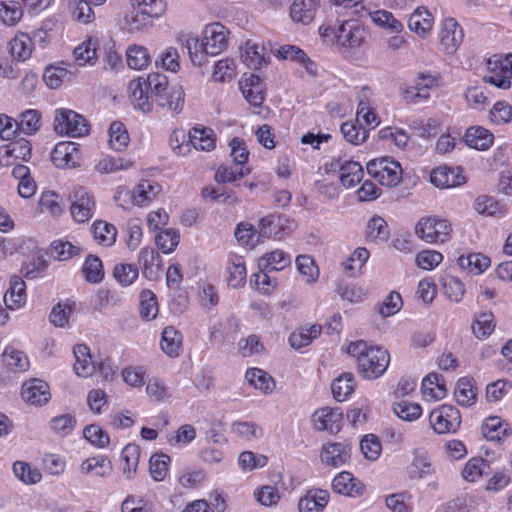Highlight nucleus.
I'll use <instances>...</instances> for the list:
<instances>
[{
	"label": "nucleus",
	"mask_w": 512,
	"mask_h": 512,
	"mask_svg": "<svg viewBox=\"0 0 512 512\" xmlns=\"http://www.w3.org/2000/svg\"><path fill=\"white\" fill-rule=\"evenodd\" d=\"M347 353L356 358L359 374L368 380L377 379L387 370L390 363L388 350L370 346L363 340L349 343Z\"/></svg>",
	"instance_id": "f257e3e1"
},
{
	"label": "nucleus",
	"mask_w": 512,
	"mask_h": 512,
	"mask_svg": "<svg viewBox=\"0 0 512 512\" xmlns=\"http://www.w3.org/2000/svg\"><path fill=\"white\" fill-rule=\"evenodd\" d=\"M319 34L326 43L338 49H355L360 47L367 36L365 27L357 19L344 20L337 27L321 25Z\"/></svg>",
	"instance_id": "f03ea898"
},
{
	"label": "nucleus",
	"mask_w": 512,
	"mask_h": 512,
	"mask_svg": "<svg viewBox=\"0 0 512 512\" xmlns=\"http://www.w3.org/2000/svg\"><path fill=\"white\" fill-rule=\"evenodd\" d=\"M132 11L125 16V24L130 32L144 31L167 10L165 0H131Z\"/></svg>",
	"instance_id": "7ed1b4c3"
},
{
	"label": "nucleus",
	"mask_w": 512,
	"mask_h": 512,
	"mask_svg": "<svg viewBox=\"0 0 512 512\" xmlns=\"http://www.w3.org/2000/svg\"><path fill=\"white\" fill-rule=\"evenodd\" d=\"M452 224L446 218L438 216L421 217L415 225V234L423 242L441 245L451 240Z\"/></svg>",
	"instance_id": "20e7f679"
},
{
	"label": "nucleus",
	"mask_w": 512,
	"mask_h": 512,
	"mask_svg": "<svg viewBox=\"0 0 512 512\" xmlns=\"http://www.w3.org/2000/svg\"><path fill=\"white\" fill-rule=\"evenodd\" d=\"M54 130L59 135L83 137L89 134L90 124L81 114L66 108L55 111Z\"/></svg>",
	"instance_id": "39448f33"
},
{
	"label": "nucleus",
	"mask_w": 512,
	"mask_h": 512,
	"mask_svg": "<svg viewBox=\"0 0 512 512\" xmlns=\"http://www.w3.org/2000/svg\"><path fill=\"white\" fill-rule=\"evenodd\" d=\"M512 79V53L506 56L494 54L487 59L486 74L483 77L485 83H489L499 89H509Z\"/></svg>",
	"instance_id": "423d86ee"
},
{
	"label": "nucleus",
	"mask_w": 512,
	"mask_h": 512,
	"mask_svg": "<svg viewBox=\"0 0 512 512\" xmlns=\"http://www.w3.org/2000/svg\"><path fill=\"white\" fill-rule=\"evenodd\" d=\"M367 172L382 186L390 188L397 186L403 176V169L400 163L389 157L369 161L367 163Z\"/></svg>",
	"instance_id": "0eeeda50"
},
{
	"label": "nucleus",
	"mask_w": 512,
	"mask_h": 512,
	"mask_svg": "<svg viewBox=\"0 0 512 512\" xmlns=\"http://www.w3.org/2000/svg\"><path fill=\"white\" fill-rule=\"evenodd\" d=\"M70 214L74 222L78 224L88 222L96 210L94 194L84 186H76L69 195Z\"/></svg>",
	"instance_id": "6e6552de"
},
{
	"label": "nucleus",
	"mask_w": 512,
	"mask_h": 512,
	"mask_svg": "<svg viewBox=\"0 0 512 512\" xmlns=\"http://www.w3.org/2000/svg\"><path fill=\"white\" fill-rule=\"evenodd\" d=\"M462 418L458 408L450 404H442L431 410L429 424L436 434H453L461 426Z\"/></svg>",
	"instance_id": "1a4fd4ad"
},
{
	"label": "nucleus",
	"mask_w": 512,
	"mask_h": 512,
	"mask_svg": "<svg viewBox=\"0 0 512 512\" xmlns=\"http://www.w3.org/2000/svg\"><path fill=\"white\" fill-rule=\"evenodd\" d=\"M440 87V76L430 73H419L415 84L402 91V98L407 104H420L426 102L431 91Z\"/></svg>",
	"instance_id": "9d476101"
},
{
	"label": "nucleus",
	"mask_w": 512,
	"mask_h": 512,
	"mask_svg": "<svg viewBox=\"0 0 512 512\" xmlns=\"http://www.w3.org/2000/svg\"><path fill=\"white\" fill-rule=\"evenodd\" d=\"M464 39V31L461 25L452 17L444 18L441 21L438 40L439 49L446 54H454Z\"/></svg>",
	"instance_id": "9b49d317"
},
{
	"label": "nucleus",
	"mask_w": 512,
	"mask_h": 512,
	"mask_svg": "<svg viewBox=\"0 0 512 512\" xmlns=\"http://www.w3.org/2000/svg\"><path fill=\"white\" fill-rule=\"evenodd\" d=\"M32 155L31 143L24 138L13 139L5 145L0 146V165L3 167H16L23 165L22 162L30 160Z\"/></svg>",
	"instance_id": "f8f14e48"
},
{
	"label": "nucleus",
	"mask_w": 512,
	"mask_h": 512,
	"mask_svg": "<svg viewBox=\"0 0 512 512\" xmlns=\"http://www.w3.org/2000/svg\"><path fill=\"white\" fill-rule=\"evenodd\" d=\"M51 161L61 169L79 167L82 161L81 145L72 141H62L55 145L51 153Z\"/></svg>",
	"instance_id": "ddd939ff"
},
{
	"label": "nucleus",
	"mask_w": 512,
	"mask_h": 512,
	"mask_svg": "<svg viewBox=\"0 0 512 512\" xmlns=\"http://www.w3.org/2000/svg\"><path fill=\"white\" fill-rule=\"evenodd\" d=\"M229 34V30L220 22L207 24L202 31L206 53L209 56H217L225 51L228 47Z\"/></svg>",
	"instance_id": "4468645a"
},
{
	"label": "nucleus",
	"mask_w": 512,
	"mask_h": 512,
	"mask_svg": "<svg viewBox=\"0 0 512 512\" xmlns=\"http://www.w3.org/2000/svg\"><path fill=\"white\" fill-rule=\"evenodd\" d=\"M260 235L267 238L282 239L293 229V222L281 214H270L260 219Z\"/></svg>",
	"instance_id": "2eb2a0df"
},
{
	"label": "nucleus",
	"mask_w": 512,
	"mask_h": 512,
	"mask_svg": "<svg viewBox=\"0 0 512 512\" xmlns=\"http://www.w3.org/2000/svg\"><path fill=\"white\" fill-rule=\"evenodd\" d=\"M239 87L246 101L256 108H260L265 101L266 91L262 79L253 73L243 74Z\"/></svg>",
	"instance_id": "dca6fc26"
},
{
	"label": "nucleus",
	"mask_w": 512,
	"mask_h": 512,
	"mask_svg": "<svg viewBox=\"0 0 512 512\" xmlns=\"http://www.w3.org/2000/svg\"><path fill=\"white\" fill-rule=\"evenodd\" d=\"M343 413L340 408L322 407L312 416L314 428L318 431L338 433L342 428Z\"/></svg>",
	"instance_id": "f3484780"
},
{
	"label": "nucleus",
	"mask_w": 512,
	"mask_h": 512,
	"mask_svg": "<svg viewBox=\"0 0 512 512\" xmlns=\"http://www.w3.org/2000/svg\"><path fill=\"white\" fill-rule=\"evenodd\" d=\"M430 181L438 188H452L465 184L466 176L460 166L449 167L443 165L431 171Z\"/></svg>",
	"instance_id": "a211bd4d"
},
{
	"label": "nucleus",
	"mask_w": 512,
	"mask_h": 512,
	"mask_svg": "<svg viewBox=\"0 0 512 512\" xmlns=\"http://www.w3.org/2000/svg\"><path fill=\"white\" fill-rule=\"evenodd\" d=\"M330 169H339V180L345 188H351L357 185L363 178L364 171L362 165L353 160L333 159L327 164Z\"/></svg>",
	"instance_id": "6ab92c4d"
},
{
	"label": "nucleus",
	"mask_w": 512,
	"mask_h": 512,
	"mask_svg": "<svg viewBox=\"0 0 512 512\" xmlns=\"http://www.w3.org/2000/svg\"><path fill=\"white\" fill-rule=\"evenodd\" d=\"M22 399L34 406H43L51 398L50 387L47 382L32 378L25 381L21 388Z\"/></svg>",
	"instance_id": "aec40b11"
},
{
	"label": "nucleus",
	"mask_w": 512,
	"mask_h": 512,
	"mask_svg": "<svg viewBox=\"0 0 512 512\" xmlns=\"http://www.w3.org/2000/svg\"><path fill=\"white\" fill-rule=\"evenodd\" d=\"M332 488L335 493L352 498L362 496L366 490L364 483L348 471H341L333 478Z\"/></svg>",
	"instance_id": "412c9836"
},
{
	"label": "nucleus",
	"mask_w": 512,
	"mask_h": 512,
	"mask_svg": "<svg viewBox=\"0 0 512 512\" xmlns=\"http://www.w3.org/2000/svg\"><path fill=\"white\" fill-rule=\"evenodd\" d=\"M275 56L281 60H290L301 67H303L306 72L312 76L317 74V65L316 63L310 59L307 53L298 46L295 45H282L280 46Z\"/></svg>",
	"instance_id": "4be33fe9"
},
{
	"label": "nucleus",
	"mask_w": 512,
	"mask_h": 512,
	"mask_svg": "<svg viewBox=\"0 0 512 512\" xmlns=\"http://www.w3.org/2000/svg\"><path fill=\"white\" fill-rule=\"evenodd\" d=\"M320 457L325 465L340 467L349 461L351 457V447L341 442L327 443L323 445Z\"/></svg>",
	"instance_id": "5701e85b"
},
{
	"label": "nucleus",
	"mask_w": 512,
	"mask_h": 512,
	"mask_svg": "<svg viewBox=\"0 0 512 512\" xmlns=\"http://www.w3.org/2000/svg\"><path fill=\"white\" fill-rule=\"evenodd\" d=\"M128 92L135 108L143 112H150L152 110V96L145 84L144 77L131 80L128 85Z\"/></svg>",
	"instance_id": "b1692460"
},
{
	"label": "nucleus",
	"mask_w": 512,
	"mask_h": 512,
	"mask_svg": "<svg viewBox=\"0 0 512 512\" xmlns=\"http://www.w3.org/2000/svg\"><path fill=\"white\" fill-rule=\"evenodd\" d=\"M421 392L425 401L444 399L448 392L444 377L438 373H429L422 380Z\"/></svg>",
	"instance_id": "393cba45"
},
{
	"label": "nucleus",
	"mask_w": 512,
	"mask_h": 512,
	"mask_svg": "<svg viewBox=\"0 0 512 512\" xmlns=\"http://www.w3.org/2000/svg\"><path fill=\"white\" fill-rule=\"evenodd\" d=\"M330 494L324 489H310L299 499V512H322L327 506Z\"/></svg>",
	"instance_id": "a878e982"
},
{
	"label": "nucleus",
	"mask_w": 512,
	"mask_h": 512,
	"mask_svg": "<svg viewBox=\"0 0 512 512\" xmlns=\"http://www.w3.org/2000/svg\"><path fill=\"white\" fill-rule=\"evenodd\" d=\"M26 284L24 280L14 275L10 278L9 288L4 295V303L10 310H18L26 303Z\"/></svg>",
	"instance_id": "bb28decb"
},
{
	"label": "nucleus",
	"mask_w": 512,
	"mask_h": 512,
	"mask_svg": "<svg viewBox=\"0 0 512 512\" xmlns=\"http://www.w3.org/2000/svg\"><path fill=\"white\" fill-rule=\"evenodd\" d=\"M320 8V0H294L290 6V17L296 23L310 24Z\"/></svg>",
	"instance_id": "cd10ccee"
},
{
	"label": "nucleus",
	"mask_w": 512,
	"mask_h": 512,
	"mask_svg": "<svg viewBox=\"0 0 512 512\" xmlns=\"http://www.w3.org/2000/svg\"><path fill=\"white\" fill-rule=\"evenodd\" d=\"M433 473V466L428 452L418 448L413 451L411 463L406 467V474L410 479H421Z\"/></svg>",
	"instance_id": "c85d7f7f"
},
{
	"label": "nucleus",
	"mask_w": 512,
	"mask_h": 512,
	"mask_svg": "<svg viewBox=\"0 0 512 512\" xmlns=\"http://www.w3.org/2000/svg\"><path fill=\"white\" fill-rule=\"evenodd\" d=\"M162 186L155 180L142 179L134 187V201L138 207L150 205L161 193Z\"/></svg>",
	"instance_id": "c756f323"
},
{
	"label": "nucleus",
	"mask_w": 512,
	"mask_h": 512,
	"mask_svg": "<svg viewBox=\"0 0 512 512\" xmlns=\"http://www.w3.org/2000/svg\"><path fill=\"white\" fill-rule=\"evenodd\" d=\"M481 431L489 441H501L512 434L509 423L499 416L487 417L481 426Z\"/></svg>",
	"instance_id": "7c9ffc66"
},
{
	"label": "nucleus",
	"mask_w": 512,
	"mask_h": 512,
	"mask_svg": "<svg viewBox=\"0 0 512 512\" xmlns=\"http://www.w3.org/2000/svg\"><path fill=\"white\" fill-rule=\"evenodd\" d=\"M433 25L434 17L432 13L423 6L417 7L408 20L409 29L420 37L430 34Z\"/></svg>",
	"instance_id": "2f4dec72"
},
{
	"label": "nucleus",
	"mask_w": 512,
	"mask_h": 512,
	"mask_svg": "<svg viewBox=\"0 0 512 512\" xmlns=\"http://www.w3.org/2000/svg\"><path fill=\"white\" fill-rule=\"evenodd\" d=\"M463 139L467 146L480 151L488 150L494 143V135L482 126L469 127Z\"/></svg>",
	"instance_id": "473e14b6"
},
{
	"label": "nucleus",
	"mask_w": 512,
	"mask_h": 512,
	"mask_svg": "<svg viewBox=\"0 0 512 512\" xmlns=\"http://www.w3.org/2000/svg\"><path fill=\"white\" fill-rule=\"evenodd\" d=\"M474 209L485 217L503 218L507 214V207L493 196L480 195L474 201Z\"/></svg>",
	"instance_id": "72a5a7b5"
},
{
	"label": "nucleus",
	"mask_w": 512,
	"mask_h": 512,
	"mask_svg": "<svg viewBox=\"0 0 512 512\" xmlns=\"http://www.w3.org/2000/svg\"><path fill=\"white\" fill-rule=\"evenodd\" d=\"M291 263L292 259L290 254L281 249L267 252L258 260L259 269L271 272L282 271L289 267Z\"/></svg>",
	"instance_id": "f704fd0d"
},
{
	"label": "nucleus",
	"mask_w": 512,
	"mask_h": 512,
	"mask_svg": "<svg viewBox=\"0 0 512 512\" xmlns=\"http://www.w3.org/2000/svg\"><path fill=\"white\" fill-rule=\"evenodd\" d=\"M243 62L253 69H260L269 63V54L264 46L247 41L243 47Z\"/></svg>",
	"instance_id": "c9c22d12"
},
{
	"label": "nucleus",
	"mask_w": 512,
	"mask_h": 512,
	"mask_svg": "<svg viewBox=\"0 0 512 512\" xmlns=\"http://www.w3.org/2000/svg\"><path fill=\"white\" fill-rule=\"evenodd\" d=\"M13 177L18 180V194L25 199L31 198L37 191V184L26 165H16L12 169Z\"/></svg>",
	"instance_id": "e433bc0d"
},
{
	"label": "nucleus",
	"mask_w": 512,
	"mask_h": 512,
	"mask_svg": "<svg viewBox=\"0 0 512 512\" xmlns=\"http://www.w3.org/2000/svg\"><path fill=\"white\" fill-rule=\"evenodd\" d=\"M11 56L17 61L28 60L34 50V42L29 34L18 32L9 42Z\"/></svg>",
	"instance_id": "4c0bfd02"
},
{
	"label": "nucleus",
	"mask_w": 512,
	"mask_h": 512,
	"mask_svg": "<svg viewBox=\"0 0 512 512\" xmlns=\"http://www.w3.org/2000/svg\"><path fill=\"white\" fill-rule=\"evenodd\" d=\"M188 140L190 148L196 150L211 151L216 146V137L212 129L206 127H194L189 131Z\"/></svg>",
	"instance_id": "58836bf2"
},
{
	"label": "nucleus",
	"mask_w": 512,
	"mask_h": 512,
	"mask_svg": "<svg viewBox=\"0 0 512 512\" xmlns=\"http://www.w3.org/2000/svg\"><path fill=\"white\" fill-rule=\"evenodd\" d=\"M183 337L179 330L173 326H167L163 329L160 346L169 357H178L182 351Z\"/></svg>",
	"instance_id": "ea45409f"
},
{
	"label": "nucleus",
	"mask_w": 512,
	"mask_h": 512,
	"mask_svg": "<svg viewBox=\"0 0 512 512\" xmlns=\"http://www.w3.org/2000/svg\"><path fill=\"white\" fill-rule=\"evenodd\" d=\"M98 39L88 37L85 41L75 47L73 51L75 63L78 66H85L87 64L94 65L97 61Z\"/></svg>",
	"instance_id": "a19ab883"
},
{
	"label": "nucleus",
	"mask_w": 512,
	"mask_h": 512,
	"mask_svg": "<svg viewBox=\"0 0 512 512\" xmlns=\"http://www.w3.org/2000/svg\"><path fill=\"white\" fill-rule=\"evenodd\" d=\"M75 356L74 371L80 377H88L95 372V362L92 361L90 349L84 344H78L74 347Z\"/></svg>",
	"instance_id": "79ce46f5"
},
{
	"label": "nucleus",
	"mask_w": 512,
	"mask_h": 512,
	"mask_svg": "<svg viewBox=\"0 0 512 512\" xmlns=\"http://www.w3.org/2000/svg\"><path fill=\"white\" fill-rule=\"evenodd\" d=\"M454 397L456 402L461 406H471L477 399V387L473 378L462 377L458 379Z\"/></svg>",
	"instance_id": "37998d69"
},
{
	"label": "nucleus",
	"mask_w": 512,
	"mask_h": 512,
	"mask_svg": "<svg viewBox=\"0 0 512 512\" xmlns=\"http://www.w3.org/2000/svg\"><path fill=\"white\" fill-rule=\"evenodd\" d=\"M2 358L5 366L13 372H25L30 367V361L26 353L12 345L5 347Z\"/></svg>",
	"instance_id": "c03bdc74"
},
{
	"label": "nucleus",
	"mask_w": 512,
	"mask_h": 512,
	"mask_svg": "<svg viewBox=\"0 0 512 512\" xmlns=\"http://www.w3.org/2000/svg\"><path fill=\"white\" fill-rule=\"evenodd\" d=\"M228 285L233 288L244 286L247 277L245 260L242 256L231 255L228 259Z\"/></svg>",
	"instance_id": "a18cd8bd"
},
{
	"label": "nucleus",
	"mask_w": 512,
	"mask_h": 512,
	"mask_svg": "<svg viewBox=\"0 0 512 512\" xmlns=\"http://www.w3.org/2000/svg\"><path fill=\"white\" fill-rule=\"evenodd\" d=\"M458 265L473 275L484 273L491 265V259L482 253L461 255L457 259Z\"/></svg>",
	"instance_id": "49530a36"
},
{
	"label": "nucleus",
	"mask_w": 512,
	"mask_h": 512,
	"mask_svg": "<svg viewBox=\"0 0 512 512\" xmlns=\"http://www.w3.org/2000/svg\"><path fill=\"white\" fill-rule=\"evenodd\" d=\"M91 230L93 238L98 245L110 247L116 242L117 229L111 223L96 220L93 222Z\"/></svg>",
	"instance_id": "de8ad7c7"
},
{
	"label": "nucleus",
	"mask_w": 512,
	"mask_h": 512,
	"mask_svg": "<svg viewBox=\"0 0 512 512\" xmlns=\"http://www.w3.org/2000/svg\"><path fill=\"white\" fill-rule=\"evenodd\" d=\"M141 449L137 444L129 443L121 451L120 461L123 473L128 479L136 473L140 461Z\"/></svg>",
	"instance_id": "09e8293b"
},
{
	"label": "nucleus",
	"mask_w": 512,
	"mask_h": 512,
	"mask_svg": "<svg viewBox=\"0 0 512 512\" xmlns=\"http://www.w3.org/2000/svg\"><path fill=\"white\" fill-rule=\"evenodd\" d=\"M355 389V379L352 373H343L335 378L331 384L333 397L339 401L347 400Z\"/></svg>",
	"instance_id": "8fccbe9b"
},
{
	"label": "nucleus",
	"mask_w": 512,
	"mask_h": 512,
	"mask_svg": "<svg viewBox=\"0 0 512 512\" xmlns=\"http://www.w3.org/2000/svg\"><path fill=\"white\" fill-rule=\"evenodd\" d=\"M127 65L134 70H142L151 63V56L144 46L132 44L126 50Z\"/></svg>",
	"instance_id": "3c124183"
},
{
	"label": "nucleus",
	"mask_w": 512,
	"mask_h": 512,
	"mask_svg": "<svg viewBox=\"0 0 512 512\" xmlns=\"http://www.w3.org/2000/svg\"><path fill=\"white\" fill-rule=\"evenodd\" d=\"M370 257V252L365 247H358L354 252L342 263L344 272L350 276L355 277L361 274L362 268Z\"/></svg>",
	"instance_id": "603ef678"
},
{
	"label": "nucleus",
	"mask_w": 512,
	"mask_h": 512,
	"mask_svg": "<svg viewBox=\"0 0 512 512\" xmlns=\"http://www.w3.org/2000/svg\"><path fill=\"white\" fill-rule=\"evenodd\" d=\"M83 474H93L96 476L108 475L112 470V463L108 457L97 455L85 459L80 466Z\"/></svg>",
	"instance_id": "864d4df0"
},
{
	"label": "nucleus",
	"mask_w": 512,
	"mask_h": 512,
	"mask_svg": "<svg viewBox=\"0 0 512 512\" xmlns=\"http://www.w3.org/2000/svg\"><path fill=\"white\" fill-rule=\"evenodd\" d=\"M159 312L157 297L154 292L148 289L141 291L139 295V314L145 321L155 319Z\"/></svg>",
	"instance_id": "5fc2aeb1"
},
{
	"label": "nucleus",
	"mask_w": 512,
	"mask_h": 512,
	"mask_svg": "<svg viewBox=\"0 0 512 512\" xmlns=\"http://www.w3.org/2000/svg\"><path fill=\"white\" fill-rule=\"evenodd\" d=\"M390 230L387 222L380 216L372 217L366 226L365 237L369 242H383L389 238Z\"/></svg>",
	"instance_id": "6e6d98bb"
},
{
	"label": "nucleus",
	"mask_w": 512,
	"mask_h": 512,
	"mask_svg": "<svg viewBox=\"0 0 512 512\" xmlns=\"http://www.w3.org/2000/svg\"><path fill=\"white\" fill-rule=\"evenodd\" d=\"M82 274L89 283H100L104 278V267L101 259L95 255H88L82 266Z\"/></svg>",
	"instance_id": "4d7b16f0"
},
{
	"label": "nucleus",
	"mask_w": 512,
	"mask_h": 512,
	"mask_svg": "<svg viewBox=\"0 0 512 512\" xmlns=\"http://www.w3.org/2000/svg\"><path fill=\"white\" fill-rule=\"evenodd\" d=\"M24 15L21 4L17 1H0V22L6 26L17 25Z\"/></svg>",
	"instance_id": "13d9d810"
},
{
	"label": "nucleus",
	"mask_w": 512,
	"mask_h": 512,
	"mask_svg": "<svg viewBox=\"0 0 512 512\" xmlns=\"http://www.w3.org/2000/svg\"><path fill=\"white\" fill-rule=\"evenodd\" d=\"M321 330V326L316 324L309 328H300L290 334L289 343L293 348L301 349L317 338L321 334Z\"/></svg>",
	"instance_id": "bf43d9fd"
},
{
	"label": "nucleus",
	"mask_w": 512,
	"mask_h": 512,
	"mask_svg": "<svg viewBox=\"0 0 512 512\" xmlns=\"http://www.w3.org/2000/svg\"><path fill=\"white\" fill-rule=\"evenodd\" d=\"M489 468V463L482 457H472L464 465L461 475L467 482L474 483L478 481L486 469Z\"/></svg>",
	"instance_id": "052dcab7"
},
{
	"label": "nucleus",
	"mask_w": 512,
	"mask_h": 512,
	"mask_svg": "<svg viewBox=\"0 0 512 512\" xmlns=\"http://www.w3.org/2000/svg\"><path fill=\"white\" fill-rule=\"evenodd\" d=\"M133 165V162L123 157L105 156L100 159L96 165L95 170L101 174L114 173L121 170H128Z\"/></svg>",
	"instance_id": "680f3d73"
},
{
	"label": "nucleus",
	"mask_w": 512,
	"mask_h": 512,
	"mask_svg": "<svg viewBox=\"0 0 512 512\" xmlns=\"http://www.w3.org/2000/svg\"><path fill=\"white\" fill-rule=\"evenodd\" d=\"M340 131L344 139L353 145L362 144L369 136L368 129L353 121L342 123Z\"/></svg>",
	"instance_id": "e2e57ef3"
},
{
	"label": "nucleus",
	"mask_w": 512,
	"mask_h": 512,
	"mask_svg": "<svg viewBox=\"0 0 512 512\" xmlns=\"http://www.w3.org/2000/svg\"><path fill=\"white\" fill-rule=\"evenodd\" d=\"M245 377L250 385L264 393L272 391L275 385L273 378L266 371L259 368L248 369Z\"/></svg>",
	"instance_id": "0e129e2a"
},
{
	"label": "nucleus",
	"mask_w": 512,
	"mask_h": 512,
	"mask_svg": "<svg viewBox=\"0 0 512 512\" xmlns=\"http://www.w3.org/2000/svg\"><path fill=\"white\" fill-rule=\"evenodd\" d=\"M170 456L164 453L153 454L149 460V472L151 477L157 481H163L169 473Z\"/></svg>",
	"instance_id": "69168bd1"
},
{
	"label": "nucleus",
	"mask_w": 512,
	"mask_h": 512,
	"mask_svg": "<svg viewBox=\"0 0 512 512\" xmlns=\"http://www.w3.org/2000/svg\"><path fill=\"white\" fill-rule=\"evenodd\" d=\"M260 236V232L258 233L254 226L248 222L239 223L235 230L237 241L249 248H254L259 244Z\"/></svg>",
	"instance_id": "338daca9"
},
{
	"label": "nucleus",
	"mask_w": 512,
	"mask_h": 512,
	"mask_svg": "<svg viewBox=\"0 0 512 512\" xmlns=\"http://www.w3.org/2000/svg\"><path fill=\"white\" fill-rule=\"evenodd\" d=\"M130 141L129 133L121 122H113L109 128V144L116 151L124 150Z\"/></svg>",
	"instance_id": "774afa93"
}]
</instances>
